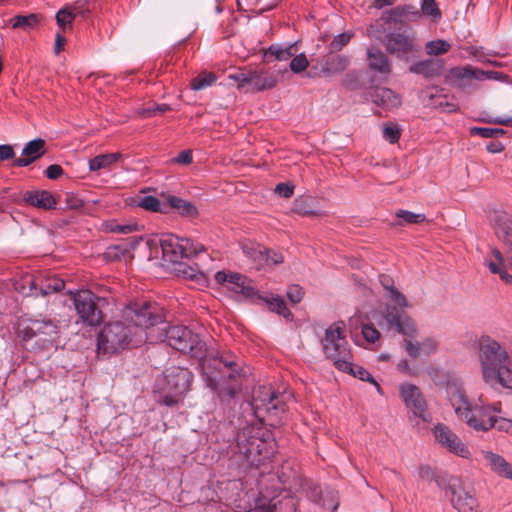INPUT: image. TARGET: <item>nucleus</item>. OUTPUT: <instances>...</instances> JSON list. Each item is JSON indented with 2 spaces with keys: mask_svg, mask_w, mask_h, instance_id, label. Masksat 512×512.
Returning <instances> with one entry per match:
<instances>
[{
  "mask_svg": "<svg viewBox=\"0 0 512 512\" xmlns=\"http://www.w3.org/2000/svg\"><path fill=\"white\" fill-rule=\"evenodd\" d=\"M379 282L382 285V287L388 291L389 298L396 304L394 305L399 308H410L411 304L408 302L406 296L400 292L395 286L393 279L388 275H380L379 276Z\"/></svg>",
  "mask_w": 512,
  "mask_h": 512,
  "instance_id": "obj_27",
  "label": "nucleus"
},
{
  "mask_svg": "<svg viewBox=\"0 0 512 512\" xmlns=\"http://www.w3.org/2000/svg\"><path fill=\"white\" fill-rule=\"evenodd\" d=\"M433 432L436 441L446 447L450 452L463 458L470 456L467 446L449 427L438 424L434 427Z\"/></svg>",
  "mask_w": 512,
  "mask_h": 512,
  "instance_id": "obj_18",
  "label": "nucleus"
},
{
  "mask_svg": "<svg viewBox=\"0 0 512 512\" xmlns=\"http://www.w3.org/2000/svg\"><path fill=\"white\" fill-rule=\"evenodd\" d=\"M450 502L458 512H480L479 503L472 490L464 487L457 478H451L448 483Z\"/></svg>",
  "mask_w": 512,
  "mask_h": 512,
  "instance_id": "obj_13",
  "label": "nucleus"
},
{
  "mask_svg": "<svg viewBox=\"0 0 512 512\" xmlns=\"http://www.w3.org/2000/svg\"><path fill=\"white\" fill-rule=\"evenodd\" d=\"M154 334L158 339L153 342L165 341L173 349L183 352L192 353L197 356L202 350V343L199 336L186 326L175 325L166 327L165 320L154 326Z\"/></svg>",
  "mask_w": 512,
  "mask_h": 512,
  "instance_id": "obj_6",
  "label": "nucleus"
},
{
  "mask_svg": "<svg viewBox=\"0 0 512 512\" xmlns=\"http://www.w3.org/2000/svg\"><path fill=\"white\" fill-rule=\"evenodd\" d=\"M111 232L120 233V234H129L138 229L136 224H128V225H120L117 223H111L108 226Z\"/></svg>",
  "mask_w": 512,
  "mask_h": 512,
  "instance_id": "obj_56",
  "label": "nucleus"
},
{
  "mask_svg": "<svg viewBox=\"0 0 512 512\" xmlns=\"http://www.w3.org/2000/svg\"><path fill=\"white\" fill-rule=\"evenodd\" d=\"M182 397L183 395L170 392V390L166 388V392L159 397L158 402L167 407H174L180 402Z\"/></svg>",
  "mask_w": 512,
  "mask_h": 512,
  "instance_id": "obj_50",
  "label": "nucleus"
},
{
  "mask_svg": "<svg viewBox=\"0 0 512 512\" xmlns=\"http://www.w3.org/2000/svg\"><path fill=\"white\" fill-rule=\"evenodd\" d=\"M45 153V141L37 138L25 144L22 155L24 157L17 158L13 161V166L26 167L39 159Z\"/></svg>",
  "mask_w": 512,
  "mask_h": 512,
  "instance_id": "obj_22",
  "label": "nucleus"
},
{
  "mask_svg": "<svg viewBox=\"0 0 512 512\" xmlns=\"http://www.w3.org/2000/svg\"><path fill=\"white\" fill-rule=\"evenodd\" d=\"M495 233L506 246L507 263L512 269V221L505 214L498 215L495 220Z\"/></svg>",
  "mask_w": 512,
  "mask_h": 512,
  "instance_id": "obj_21",
  "label": "nucleus"
},
{
  "mask_svg": "<svg viewBox=\"0 0 512 512\" xmlns=\"http://www.w3.org/2000/svg\"><path fill=\"white\" fill-rule=\"evenodd\" d=\"M382 44L387 52L396 55L398 58L407 57L418 51L413 33L407 30L386 34Z\"/></svg>",
  "mask_w": 512,
  "mask_h": 512,
  "instance_id": "obj_14",
  "label": "nucleus"
},
{
  "mask_svg": "<svg viewBox=\"0 0 512 512\" xmlns=\"http://www.w3.org/2000/svg\"><path fill=\"white\" fill-rule=\"evenodd\" d=\"M255 300L264 302L272 312H276L285 318L291 316L290 310L286 307L284 300L280 296H262L258 293V296H256Z\"/></svg>",
  "mask_w": 512,
  "mask_h": 512,
  "instance_id": "obj_32",
  "label": "nucleus"
},
{
  "mask_svg": "<svg viewBox=\"0 0 512 512\" xmlns=\"http://www.w3.org/2000/svg\"><path fill=\"white\" fill-rule=\"evenodd\" d=\"M343 372H348L352 374L354 377L359 378L362 381H367L375 385L377 391L381 393V387L380 385L375 381L373 376L363 367L358 365H353L351 363V360H349V368L346 370H342Z\"/></svg>",
  "mask_w": 512,
  "mask_h": 512,
  "instance_id": "obj_40",
  "label": "nucleus"
},
{
  "mask_svg": "<svg viewBox=\"0 0 512 512\" xmlns=\"http://www.w3.org/2000/svg\"><path fill=\"white\" fill-rule=\"evenodd\" d=\"M483 454L493 472L512 481L511 463L507 462L502 456L490 451L483 452Z\"/></svg>",
  "mask_w": 512,
  "mask_h": 512,
  "instance_id": "obj_26",
  "label": "nucleus"
},
{
  "mask_svg": "<svg viewBox=\"0 0 512 512\" xmlns=\"http://www.w3.org/2000/svg\"><path fill=\"white\" fill-rule=\"evenodd\" d=\"M399 392L406 407L411 410L415 416L427 421V403L420 389L415 385L406 383L400 385Z\"/></svg>",
  "mask_w": 512,
  "mask_h": 512,
  "instance_id": "obj_17",
  "label": "nucleus"
},
{
  "mask_svg": "<svg viewBox=\"0 0 512 512\" xmlns=\"http://www.w3.org/2000/svg\"><path fill=\"white\" fill-rule=\"evenodd\" d=\"M252 72H253V70H250V71L240 70V71L236 72L235 74H231L229 77L231 79H233L234 81L238 82L239 86H242V87L245 85L250 86V78H252Z\"/></svg>",
  "mask_w": 512,
  "mask_h": 512,
  "instance_id": "obj_53",
  "label": "nucleus"
},
{
  "mask_svg": "<svg viewBox=\"0 0 512 512\" xmlns=\"http://www.w3.org/2000/svg\"><path fill=\"white\" fill-rule=\"evenodd\" d=\"M424 108L436 109L440 112L451 113L458 109V105L453 102L441 101L440 98H423Z\"/></svg>",
  "mask_w": 512,
  "mask_h": 512,
  "instance_id": "obj_39",
  "label": "nucleus"
},
{
  "mask_svg": "<svg viewBox=\"0 0 512 512\" xmlns=\"http://www.w3.org/2000/svg\"><path fill=\"white\" fill-rule=\"evenodd\" d=\"M307 495L311 500L321 503L323 507L331 509L332 512H335L339 506L338 495L335 491L328 490L325 498L322 499V490L316 484H309Z\"/></svg>",
  "mask_w": 512,
  "mask_h": 512,
  "instance_id": "obj_25",
  "label": "nucleus"
},
{
  "mask_svg": "<svg viewBox=\"0 0 512 512\" xmlns=\"http://www.w3.org/2000/svg\"><path fill=\"white\" fill-rule=\"evenodd\" d=\"M451 48L450 43L445 40L437 39L426 43L425 50L430 56H440L447 53Z\"/></svg>",
  "mask_w": 512,
  "mask_h": 512,
  "instance_id": "obj_42",
  "label": "nucleus"
},
{
  "mask_svg": "<svg viewBox=\"0 0 512 512\" xmlns=\"http://www.w3.org/2000/svg\"><path fill=\"white\" fill-rule=\"evenodd\" d=\"M472 135H478L482 138L494 139L493 128L488 127H472L470 129Z\"/></svg>",
  "mask_w": 512,
  "mask_h": 512,
  "instance_id": "obj_60",
  "label": "nucleus"
},
{
  "mask_svg": "<svg viewBox=\"0 0 512 512\" xmlns=\"http://www.w3.org/2000/svg\"><path fill=\"white\" fill-rule=\"evenodd\" d=\"M308 65H309V62H308L306 56L302 53L295 56L290 61V68L295 73H300V72L304 71L308 67Z\"/></svg>",
  "mask_w": 512,
  "mask_h": 512,
  "instance_id": "obj_51",
  "label": "nucleus"
},
{
  "mask_svg": "<svg viewBox=\"0 0 512 512\" xmlns=\"http://www.w3.org/2000/svg\"><path fill=\"white\" fill-rule=\"evenodd\" d=\"M468 51H469V54L471 56H473L478 62H481V63L490 62V59L488 58V56L490 54H485L483 52V48L482 47L471 46V47L468 48Z\"/></svg>",
  "mask_w": 512,
  "mask_h": 512,
  "instance_id": "obj_58",
  "label": "nucleus"
},
{
  "mask_svg": "<svg viewBox=\"0 0 512 512\" xmlns=\"http://www.w3.org/2000/svg\"><path fill=\"white\" fill-rule=\"evenodd\" d=\"M58 334V325L53 320H31L29 325L23 330V339L30 340L39 337L43 345L51 343Z\"/></svg>",
  "mask_w": 512,
  "mask_h": 512,
  "instance_id": "obj_19",
  "label": "nucleus"
},
{
  "mask_svg": "<svg viewBox=\"0 0 512 512\" xmlns=\"http://www.w3.org/2000/svg\"><path fill=\"white\" fill-rule=\"evenodd\" d=\"M396 218L394 222L391 223V226L393 227H399L404 225H410V224H417L424 222L426 220L425 214L422 213H414L408 210H398L396 212Z\"/></svg>",
  "mask_w": 512,
  "mask_h": 512,
  "instance_id": "obj_34",
  "label": "nucleus"
},
{
  "mask_svg": "<svg viewBox=\"0 0 512 512\" xmlns=\"http://www.w3.org/2000/svg\"><path fill=\"white\" fill-rule=\"evenodd\" d=\"M292 50V45L286 48H280L272 45L269 47L268 52L269 54L275 56L277 60H288L294 54Z\"/></svg>",
  "mask_w": 512,
  "mask_h": 512,
  "instance_id": "obj_49",
  "label": "nucleus"
},
{
  "mask_svg": "<svg viewBox=\"0 0 512 512\" xmlns=\"http://www.w3.org/2000/svg\"><path fill=\"white\" fill-rule=\"evenodd\" d=\"M243 253L250 258L257 269L265 267L267 264L266 251L267 248L260 245L246 243L242 245Z\"/></svg>",
  "mask_w": 512,
  "mask_h": 512,
  "instance_id": "obj_31",
  "label": "nucleus"
},
{
  "mask_svg": "<svg viewBox=\"0 0 512 512\" xmlns=\"http://www.w3.org/2000/svg\"><path fill=\"white\" fill-rule=\"evenodd\" d=\"M64 173L62 167L58 164H52L47 167L45 175L48 179L56 180Z\"/></svg>",
  "mask_w": 512,
  "mask_h": 512,
  "instance_id": "obj_61",
  "label": "nucleus"
},
{
  "mask_svg": "<svg viewBox=\"0 0 512 512\" xmlns=\"http://www.w3.org/2000/svg\"><path fill=\"white\" fill-rule=\"evenodd\" d=\"M77 13H79V11L75 5L60 9L56 14L57 25L64 31L70 29Z\"/></svg>",
  "mask_w": 512,
  "mask_h": 512,
  "instance_id": "obj_37",
  "label": "nucleus"
},
{
  "mask_svg": "<svg viewBox=\"0 0 512 512\" xmlns=\"http://www.w3.org/2000/svg\"><path fill=\"white\" fill-rule=\"evenodd\" d=\"M69 293L81 323L91 327L99 325L103 319L102 312L98 306L101 298L90 290L70 291Z\"/></svg>",
  "mask_w": 512,
  "mask_h": 512,
  "instance_id": "obj_10",
  "label": "nucleus"
},
{
  "mask_svg": "<svg viewBox=\"0 0 512 512\" xmlns=\"http://www.w3.org/2000/svg\"><path fill=\"white\" fill-rule=\"evenodd\" d=\"M477 348L483 381L512 389V358L506 348L488 335L478 339Z\"/></svg>",
  "mask_w": 512,
  "mask_h": 512,
  "instance_id": "obj_3",
  "label": "nucleus"
},
{
  "mask_svg": "<svg viewBox=\"0 0 512 512\" xmlns=\"http://www.w3.org/2000/svg\"><path fill=\"white\" fill-rule=\"evenodd\" d=\"M124 315L129 323L121 321L106 324L97 336L98 356L109 357L126 348L136 347L158 339L154 326L163 323V315L156 305L144 302L128 306Z\"/></svg>",
  "mask_w": 512,
  "mask_h": 512,
  "instance_id": "obj_1",
  "label": "nucleus"
},
{
  "mask_svg": "<svg viewBox=\"0 0 512 512\" xmlns=\"http://www.w3.org/2000/svg\"><path fill=\"white\" fill-rule=\"evenodd\" d=\"M14 156H15V152L11 145H8V144L0 145V161L13 159Z\"/></svg>",
  "mask_w": 512,
  "mask_h": 512,
  "instance_id": "obj_63",
  "label": "nucleus"
},
{
  "mask_svg": "<svg viewBox=\"0 0 512 512\" xmlns=\"http://www.w3.org/2000/svg\"><path fill=\"white\" fill-rule=\"evenodd\" d=\"M344 329L343 321L335 322L325 330V337L322 340L325 355L333 361L339 370L349 368V360H351V352L344 336Z\"/></svg>",
  "mask_w": 512,
  "mask_h": 512,
  "instance_id": "obj_8",
  "label": "nucleus"
},
{
  "mask_svg": "<svg viewBox=\"0 0 512 512\" xmlns=\"http://www.w3.org/2000/svg\"><path fill=\"white\" fill-rule=\"evenodd\" d=\"M418 476L420 479L427 482L434 480L439 487L442 485V479L436 476L434 471L428 465H422L419 467Z\"/></svg>",
  "mask_w": 512,
  "mask_h": 512,
  "instance_id": "obj_48",
  "label": "nucleus"
},
{
  "mask_svg": "<svg viewBox=\"0 0 512 512\" xmlns=\"http://www.w3.org/2000/svg\"><path fill=\"white\" fill-rule=\"evenodd\" d=\"M382 318L389 329L406 337L403 341L406 352L411 357L418 358L422 352L421 345L419 342L410 340L417 336L418 329L415 321L408 314L391 305H387L382 311Z\"/></svg>",
  "mask_w": 512,
  "mask_h": 512,
  "instance_id": "obj_7",
  "label": "nucleus"
},
{
  "mask_svg": "<svg viewBox=\"0 0 512 512\" xmlns=\"http://www.w3.org/2000/svg\"><path fill=\"white\" fill-rule=\"evenodd\" d=\"M216 79L217 77L214 73L203 71L191 80L190 85L193 90L197 91L211 86Z\"/></svg>",
  "mask_w": 512,
  "mask_h": 512,
  "instance_id": "obj_41",
  "label": "nucleus"
},
{
  "mask_svg": "<svg viewBox=\"0 0 512 512\" xmlns=\"http://www.w3.org/2000/svg\"><path fill=\"white\" fill-rule=\"evenodd\" d=\"M236 362L223 356L208 359L203 362V372L207 385L217 391L221 402L229 404L241 390L237 381L239 372L233 367Z\"/></svg>",
  "mask_w": 512,
  "mask_h": 512,
  "instance_id": "obj_4",
  "label": "nucleus"
},
{
  "mask_svg": "<svg viewBox=\"0 0 512 512\" xmlns=\"http://www.w3.org/2000/svg\"><path fill=\"white\" fill-rule=\"evenodd\" d=\"M276 77L270 73L253 70L250 87L255 92L270 89L276 85Z\"/></svg>",
  "mask_w": 512,
  "mask_h": 512,
  "instance_id": "obj_30",
  "label": "nucleus"
},
{
  "mask_svg": "<svg viewBox=\"0 0 512 512\" xmlns=\"http://www.w3.org/2000/svg\"><path fill=\"white\" fill-rule=\"evenodd\" d=\"M163 260L176 265L174 270L184 278H196V270L186 266L182 260L196 256L204 250L200 243H194L190 239L180 238L174 234H164L160 238Z\"/></svg>",
  "mask_w": 512,
  "mask_h": 512,
  "instance_id": "obj_5",
  "label": "nucleus"
},
{
  "mask_svg": "<svg viewBox=\"0 0 512 512\" xmlns=\"http://www.w3.org/2000/svg\"><path fill=\"white\" fill-rule=\"evenodd\" d=\"M351 37L352 35L348 32H344L335 36L329 44L330 52L334 53L340 51L349 43Z\"/></svg>",
  "mask_w": 512,
  "mask_h": 512,
  "instance_id": "obj_47",
  "label": "nucleus"
},
{
  "mask_svg": "<svg viewBox=\"0 0 512 512\" xmlns=\"http://www.w3.org/2000/svg\"><path fill=\"white\" fill-rule=\"evenodd\" d=\"M367 60L369 67L381 74H390L391 65L388 57L379 49H367Z\"/></svg>",
  "mask_w": 512,
  "mask_h": 512,
  "instance_id": "obj_28",
  "label": "nucleus"
},
{
  "mask_svg": "<svg viewBox=\"0 0 512 512\" xmlns=\"http://www.w3.org/2000/svg\"><path fill=\"white\" fill-rule=\"evenodd\" d=\"M65 286L63 279L55 274L26 275L17 289L26 296H47L61 291Z\"/></svg>",
  "mask_w": 512,
  "mask_h": 512,
  "instance_id": "obj_9",
  "label": "nucleus"
},
{
  "mask_svg": "<svg viewBox=\"0 0 512 512\" xmlns=\"http://www.w3.org/2000/svg\"><path fill=\"white\" fill-rule=\"evenodd\" d=\"M484 71L471 65L451 68L446 74V80L453 86L469 88L481 82Z\"/></svg>",
  "mask_w": 512,
  "mask_h": 512,
  "instance_id": "obj_16",
  "label": "nucleus"
},
{
  "mask_svg": "<svg viewBox=\"0 0 512 512\" xmlns=\"http://www.w3.org/2000/svg\"><path fill=\"white\" fill-rule=\"evenodd\" d=\"M23 200L30 206L43 210L55 209L57 205L55 197L46 190L26 191Z\"/></svg>",
  "mask_w": 512,
  "mask_h": 512,
  "instance_id": "obj_24",
  "label": "nucleus"
},
{
  "mask_svg": "<svg viewBox=\"0 0 512 512\" xmlns=\"http://www.w3.org/2000/svg\"><path fill=\"white\" fill-rule=\"evenodd\" d=\"M374 104L384 112H391L402 105L401 98H376Z\"/></svg>",
  "mask_w": 512,
  "mask_h": 512,
  "instance_id": "obj_46",
  "label": "nucleus"
},
{
  "mask_svg": "<svg viewBox=\"0 0 512 512\" xmlns=\"http://www.w3.org/2000/svg\"><path fill=\"white\" fill-rule=\"evenodd\" d=\"M401 132L396 125H386L383 131L384 138L391 144L398 142Z\"/></svg>",
  "mask_w": 512,
  "mask_h": 512,
  "instance_id": "obj_52",
  "label": "nucleus"
},
{
  "mask_svg": "<svg viewBox=\"0 0 512 512\" xmlns=\"http://www.w3.org/2000/svg\"><path fill=\"white\" fill-rule=\"evenodd\" d=\"M167 389L178 395H184L193 380V374L186 368L176 367L165 376Z\"/></svg>",
  "mask_w": 512,
  "mask_h": 512,
  "instance_id": "obj_20",
  "label": "nucleus"
},
{
  "mask_svg": "<svg viewBox=\"0 0 512 512\" xmlns=\"http://www.w3.org/2000/svg\"><path fill=\"white\" fill-rule=\"evenodd\" d=\"M266 256L268 258L266 266L278 265L284 261L283 255L273 250L267 249Z\"/></svg>",
  "mask_w": 512,
  "mask_h": 512,
  "instance_id": "obj_59",
  "label": "nucleus"
},
{
  "mask_svg": "<svg viewBox=\"0 0 512 512\" xmlns=\"http://www.w3.org/2000/svg\"><path fill=\"white\" fill-rule=\"evenodd\" d=\"M215 280L219 284H225L230 291L242 298L255 301L258 296V291L252 286L251 280L241 274L219 271L215 274Z\"/></svg>",
  "mask_w": 512,
  "mask_h": 512,
  "instance_id": "obj_15",
  "label": "nucleus"
},
{
  "mask_svg": "<svg viewBox=\"0 0 512 512\" xmlns=\"http://www.w3.org/2000/svg\"><path fill=\"white\" fill-rule=\"evenodd\" d=\"M445 67V62L442 59H426L418 61L409 67V71L413 74L423 76L424 78L431 79L441 75Z\"/></svg>",
  "mask_w": 512,
  "mask_h": 512,
  "instance_id": "obj_23",
  "label": "nucleus"
},
{
  "mask_svg": "<svg viewBox=\"0 0 512 512\" xmlns=\"http://www.w3.org/2000/svg\"><path fill=\"white\" fill-rule=\"evenodd\" d=\"M350 58L346 55H328L322 63V71L326 74L340 73L349 66Z\"/></svg>",
  "mask_w": 512,
  "mask_h": 512,
  "instance_id": "obj_29",
  "label": "nucleus"
},
{
  "mask_svg": "<svg viewBox=\"0 0 512 512\" xmlns=\"http://www.w3.org/2000/svg\"><path fill=\"white\" fill-rule=\"evenodd\" d=\"M138 206L152 212H166V206L157 197L151 195L142 197L138 202Z\"/></svg>",
  "mask_w": 512,
  "mask_h": 512,
  "instance_id": "obj_43",
  "label": "nucleus"
},
{
  "mask_svg": "<svg viewBox=\"0 0 512 512\" xmlns=\"http://www.w3.org/2000/svg\"><path fill=\"white\" fill-rule=\"evenodd\" d=\"M313 200L310 198H298L294 201L293 211L300 215H319V213L312 207Z\"/></svg>",
  "mask_w": 512,
  "mask_h": 512,
  "instance_id": "obj_44",
  "label": "nucleus"
},
{
  "mask_svg": "<svg viewBox=\"0 0 512 512\" xmlns=\"http://www.w3.org/2000/svg\"><path fill=\"white\" fill-rule=\"evenodd\" d=\"M193 156L191 150H183L180 154L170 160L171 164L189 165L192 163Z\"/></svg>",
  "mask_w": 512,
  "mask_h": 512,
  "instance_id": "obj_57",
  "label": "nucleus"
},
{
  "mask_svg": "<svg viewBox=\"0 0 512 512\" xmlns=\"http://www.w3.org/2000/svg\"><path fill=\"white\" fill-rule=\"evenodd\" d=\"M39 14H29V15H17L10 20L12 27L14 29H30L35 27L40 21Z\"/></svg>",
  "mask_w": 512,
  "mask_h": 512,
  "instance_id": "obj_38",
  "label": "nucleus"
},
{
  "mask_svg": "<svg viewBox=\"0 0 512 512\" xmlns=\"http://www.w3.org/2000/svg\"><path fill=\"white\" fill-rule=\"evenodd\" d=\"M123 155L119 152L100 154L89 161V169L98 171L110 167L112 164L122 159Z\"/></svg>",
  "mask_w": 512,
  "mask_h": 512,
  "instance_id": "obj_33",
  "label": "nucleus"
},
{
  "mask_svg": "<svg viewBox=\"0 0 512 512\" xmlns=\"http://www.w3.org/2000/svg\"><path fill=\"white\" fill-rule=\"evenodd\" d=\"M127 251V247H123L122 245H115L108 248L107 255L110 258H119L121 255H124Z\"/></svg>",
  "mask_w": 512,
  "mask_h": 512,
  "instance_id": "obj_64",
  "label": "nucleus"
},
{
  "mask_svg": "<svg viewBox=\"0 0 512 512\" xmlns=\"http://www.w3.org/2000/svg\"><path fill=\"white\" fill-rule=\"evenodd\" d=\"M294 187L287 183H279L275 188V192L284 198H289L293 194Z\"/></svg>",
  "mask_w": 512,
  "mask_h": 512,
  "instance_id": "obj_62",
  "label": "nucleus"
},
{
  "mask_svg": "<svg viewBox=\"0 0 512 512\" xmlns=\"http://www.w3.org/2000/svg\"><path fill=\"white\" fill-rule=\"evenodd\" d=\"M249 405L254 416L261 422H264L267 416H278L280 412L285 411V404L280 400L279 395L265 386H259L253 390Z\"/></svg>",
  "mask_w": 512,
  "mask_h": 512,
  "instance_id": "obj_11",
  "label": "nucleus"
},
{
  "mask_svg": "<svg viewBox=\"0 0 512 512\" xmlns=\"http://www.w3.org/2000/svg\"><path fill=\"white\" fill-rule=\"evenodd\" d=\"M304 296V291L299 285H291L287 290L288 299L296 304L299 303Z\"/></svg>",
  "mask_w": 512,
  "mask_h": 512,
  "instance_id": "obj_55",
  "label": "nucleus"
},
{
  "mask_svg": "<svg viewBox=\"0 0 512 512\" xmlns=\"http://www.w3.org/2000/svg\"><path fill=\"white\" fill-rule=\"evenodd\" d=\"M362 335L364 339L370 343H374L380 337L379 331L370 324H365L362 327Z\"/></svg>",
  "mask_w": 512,
  "mask_h": 512,
  "instance_id": "obj_54",
  "label": "nucleus"
},
{
  "mask_svg": "<svg viewBox=\"0 0 512 512\" xmlns=\"http://www.w3.org/2000/svg\"><path fill=\"white\" fill-rule=\"evenodd\" d=\"M269 504L267 508L264 506H259L257 510L259 512H295V502L294 499L290 496H285L282 500Z\"/></svg>",
  "mask_w": 512,
  "mask_h": 512,
  "instance_id": "obj_36",
  "label": "nucleus"
},
{
  "mask_svg": "<svg viewBox=\"0 0 512 512\" xmlns=\"http://www.w3.org/2000/svg\"><path fill=\"white\" fill-rule=\"evenodd\" d=\"M421 11L425 16L430 17L434 21H438L442 15L435 0H422Z\"/></svg>",
  "mask_w": 512,
  "mask_h": 512,
  "instance_id": "obj_45",
  "label": "nucleus"
},
{
  "mask_svg": "<svg viewBox=\"0 0 512 512\" xmlns=\"http://www.w3.org/2000/svg\"><path fill=\"white\" fill-rule=\"evenodd\" d=\"M237 454L249 466L258 467L269 459L272 452L267 449V443L257 437H238Z\"/></svg>",
  "mask_w": 512,
  "mask_h": 512,
  "instance_id": "obj_12",
  "label": "nucleus"
},
{
  "mask_svg": "<svg viewBox=\"0 0 512 512\" xmlns=\"http://www.w3.org/2000/svg\"><path fill=\"white\" fill-rule=\"evenodd\" d=\"M168 203L171 208L178 210L182 216L195 217L198 214L197 208L189 201L176 196H169Z\"/></svg>",
  "mask_w": 512,
  "mask_h": 512,
  "instance_id": "obj_35",
  "label": "nucleus"
},
{
  "mask_svg": "<svg viewBox=\"0 0 512 512\" xmlns=\"http://www.w3.org/2000/svg\"><path fill=\"white\" fill-rule=\"evenodd\" d=\"M447 394L456 416L469 428L478 432H486L494 427L504 431L512 429V421L498 416L500 403L490 405L480 400V403L471 404L465 390L457 384L448 385Z\"/></svg>",
  "mask_w": 512,
  "mask_h": 512,
  "instance_id": "obj_2",
  "label": "nucleus"
}]
</instances>
